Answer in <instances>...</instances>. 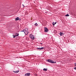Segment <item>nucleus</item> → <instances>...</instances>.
Wrapping results in <instances>:
<instances>
[{"mask_svg": "<svg viewBox=\"0 0 76 76\" xmlns=\"http://www.w3.org/2000/svg\"><path fill=\"white\" fill-rule=\"evenodd\" d=\"M48 62H49V63H56V62L53 61L51 59H48L47 60Z\"/></svg>", "mask_w": 76, "mask_h": 76, "instance_id": "nucleus-1", "label": "nucleus"}, {"mask_svg": "<svg viewBox=\"0 0 76 76\" xmlns=\"http://www.w3.org/2000/svg\"><path fill=\"white\" fill-rule=\"evenodd\" d=\"M24 33L26 35L28 34V33H29V32H28V29H25V31H24Z\"/></svg>", "mask_w": 76, "mask_h": 76, "instance_id": "nucleus-2", "label": "nucleus"}, {"mask_svg": "<svg viewBox=\"0 0 76 76\" xmlns=\"http://www.w3.org/2000/svg\"><path fill=\"white\" fill-rule=\"evenodd\" d=\"M29 37L30 38H31L32 39H34V35L31 34H30Z\"/></svg>", "mask_w": 76, "mask_h": 76, "instance_id": "nucleus-3", "label": "nucleus"}, {"mask_svg": "<svg viewBox=\"0 0 76 76\" xmlns=\"http://www.w3.org/2000/svg\"><path fill=\"white\" fill-rule=\"evenodd\" d=\"M43 48H44L43 47H42L41 48H37L36 49H37V50H38L39 51H41V50H43Z\"/></svg>", "mask_w": 76, "mask_h": 76, "instance_id": "nucleus-4", "label": "nucleus"}, {"mask_svg": "<svg viewBox=\"0 0 76 76\" xmlns=\"http://www.w3.org/2000/svg\"><path fill=\"white\" fill-rule=\"evenodd\" d=\"M45 32H48V29L47 27H45L44 28Z\"/></svg>", "mask_w": 76, "mask_h": 76, "instance_id": "nucleus-5", "label": "nucleus"}, {"mask_svg": "<svg viewBox=\"0 0 76 76\" xmlns=\"http://www.w3.org/2000/svg\"><path fill=\"white\" fill-rule=\"evenodd\" d=\"M30 75H31V74L29 73H26L25 75V76H29Z\"/></svg>", "mask_w": 76, "mask_h": 76, "instance_id": "nucleus-6", "label": "nucleus"}, {"mask_svg": "<svg viewBox=\"0 0 76 76\" xmlns=\"http://www.w3.org/2000/svg\"><path fill=\"white\" fill-rule=\"evenodd\" d=\"M60 34V36H62V35H64V34L62 33L61 32H60L59 33Z\"/></svg>", "mask_w": 76, "mask_h": 76, "instance_id": "nucleus-7", "label": "nucleus"}, {"mask_svg": "<svg viewBox=\"0 0 76 76\" xmlns=\"http://www.w3.org/2000/svg\"><path fill=\"white\" fill-rule=\"evenodd\" d=\"M15 20H16V21L19 20V18L18 17L16 18H15Z\"/></svg>", "mask_w": 76, "mask_h": 76, "instance_id": "nucleus-8", "label": "nucleus"}, {"mask_svg": "<svg viewBox=\"0 0 76 76\" xmlns=\"http://www.w3.org/2000/svg\"><path fill=\"white\" fill-rule=\"evenodd\" d=\"M19 36V34H18V35H13V37L14 38H15V37H18V36Z\"/></svg>", "mask_w": 76, "mask_h": 76, "instance_id": "nucleus-9", "label": "nucleus"}, {"mask_svg": "<svg viewBox=\"0 0 76 76\" xmlns=\"http://www.w3.org/2000/svg\"><path fill=\"white\" fill-rule=\"evenodd\" d=\"M57 23V22H56L55 23H54V22H53V26H54Z\"/></svg>", "mask_w": 76, "mask_h": 76, "instance_id": "nucleus-10", "label": "nucleus"}, {"mask_svg": "<svg viewBox=\"0 0 76 76\" xmlns=\"http://www.w3.org/2000/svg\"><path fill=\"white\" fill-rule=\"evenodd\" d=\"M25 31V29H23V30H21L20 31V32H24Z\"/></svg>", "mask_w": 76, "mask_h": 76, "instance_id": "nucleus-11", "label": "nucleus"}, {"mask_svg": "<svg viewBox=\"0 0 76 76\" xmlns=\"http://www.w3.org/2000/svg\"><path fill=\"white\" fill-rule=\"evenodd\" d=\"M43 70H44V71H47V69H45V68H44L43 69Z\"/></svg>", "mask_w": 76, "mask_h": 76, "instance_id": "nucleus-12", "label": "nucleus"}, {"mask_svg": "<svg viewBox=\"0 0 76 76\" xmlns=\"http://www.w3.org/2000/svg\"><path fill=\"white\" fill-rule=\"evenodd\" d=\"M54 34H56V33H57V31L54 30Z\"/></svg>", "mask_w": 76, "mask_h": 76, "instance_id": "nucleus-13", "label": "nucleus"}, {"mask_svg": "<svg viewBox=\"0 0 76 76\" xmlns=\"http://www.w3.org/2000/svg\"><path fill=\"white\" fill-rule=\"evenodd\" d=\"M69 16L70 15L68 14H67L66 15H65V16H67V17Z\"/></svg>", "mask_w": 76, "mask_h": 76, "instance_id": "nucleus-14", "label": "nucleus"}, {"mask_svg": "<svg viewBox=\"0 0 76 76\" xmlns=\"http://www.w3.org/2000/svg\"><path fill=\"white\" fill-rule=\"evenodd\" d=\"M34 25L35 26H37L38 25V24H37V23H36L35 24H34Z\"/></svg>", "mask_w": 76, "mask_h": 76, "instance_id": "nucleus-15", "label": "nucleus"}, {"mask_svg": "<svg viewBox=\"0 0 76 76\" xmlns=\"http://www.w3.org/2000/svg\"><path fill=\"white\" fill-rule=\"evenodd\" d=\"M19 72V70L17 71H15V73H18V72Z\"/></svg>", "mask_w": 76, "mask_h": 76, "instance_id": "nucleus-16", "label": "nucleus"}, {"mask_svg": "<svg viewBox=\"0 0 76 76\" xmlns=\"http://www.w3.org/2000/svg\"><path fill=\"white\" fill-rule=\"evenodd\" d=\"M20 48L21 49H22V47H21V46H20Z\"/></svg>", "mask_w": 76, "mask_h": 76, "instance_id": "nucleus-17", "label": "nucleus"}, {"mask_svg": "<svg viewBox=\"0 0 76 76\" xmlns=\"http://www.w3.org/2000/svg\"><path fill=\"white\" fill-rule=\"evenodd\" d=\"M18 35H19V33L17 34V33H16L15 34V35H18Z\"/></svg>", "mask_w": 76, "mask_h": 76, "instance_id": "nucleus-18", "label": "nucleus"}, {"mask_svg": "<svg viewBox=\"0 0 76 76\" xmlns=\"http://www.w3.org/2000/svg\"><path fill=\"white\" fill-rule=\"evenodd\" d=\"M74 69L76 70V67H75L74 68Z\"/></svg>", "mask_w": 76, "mask_h": 76, "instance_id": "nucleus-19", "label": "nucleus"}, {"mask_svg": "<svg viewBox=\"0 0 76 76\" xmlns=\"http://www.w3.org/2000/svg\"><path fill=\"white\" fill-rule=\"evenodd\" d=\"M13 72H14V73H16V71H13Z\"/></svg>", "mask_w": 76, "mask_h": 76, "instance_id": "nucleus-20", "label": "nucleus"}, {"mask_svg": "<svg viewBox=\"0 0 76 76\" xmlns=\"http://www.w3.org/2000/svg\"><path fill=\"white\" fill-rule=\"evenodd\" d=\"M40 44H41L42 45V43H40Z\"/></svg>", "mask_w": 76, "mask_h": 76, "instance_id": "nucleus-21", "label": "nucleus"}, {"mask_svg": "<svg viewBox=\"0 0 76 76\" xmlns=\"http://www.w3.org/2000/svg\"><path fill=\"white\" fill-rule=\"evenodd\" d=\"M20 20V18L19 20Z\"/></svg>", "mask_w": 76, "mask_h": 76, "instance_id": "nucleus-22", "label": "nucleus"}, {"mask_svg": "<svg viewBox=\"0 0 76 76\" xmlns=\"http://www.w3.org/2000/svg\"><path fill=\"white\" fill-rule=\"evenodd\" d=\"M23 5V6H24V5Z\"/></svg>", "mask_w": 76, "mask_h": 76, "instance_id": "nucleus-23", "label": "nucleus"}, {"mask_svg": "<svg viewBox=\"0 0 76 76\" xmlns=\"http://www.w3.org/2000/svg\"><path fill=\"white\" fill-rule=\"evenodd\" d=\"M27 38L28 39V38Z\"/></svg>", "mask_w": 76, "mask_h": 76, "instance_id": "nucleus-24", "label": "nucleus"}]
</instances>
